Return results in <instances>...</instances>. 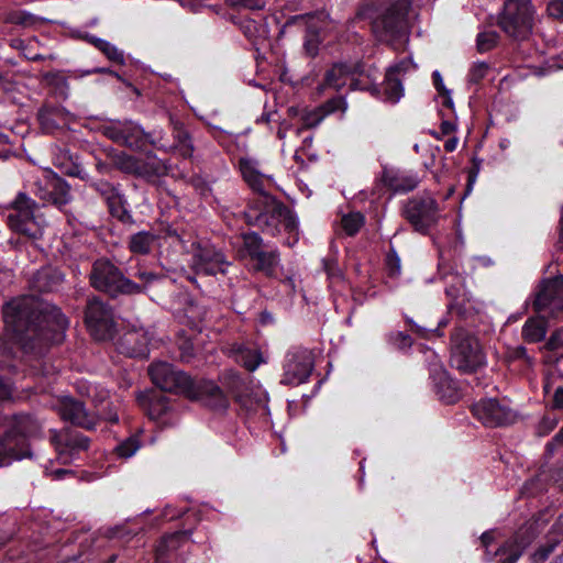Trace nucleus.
<instances>
[{
	"instance_id": "1",
	"label": "nucleus",
	"mask_w": 563,
	"mask_h": 563,
	"mask_svg": "<svg viewBox=\"0 0 563 563\" xmlns=\"http://www.w3.org/2000/svg\"><path fill=\"white\" fill-rule=\"evenodd\" d=\"M2 312L12 340L26 353L42 354L49 344H59L68 327L59 308L33 296L12 299Z\"/></svg>"
},
{
	"instance_id": "2",
	"label": "nucleus",
	"mask_w": 563,
	"mask_h": 563,
	"mask_svg": "<svg viewBox=\"0 0 563 563\" xmlns=\"http://www.w3.org/2000/svg\"><path fill=\"white\" fill-rule=\"evenodd\" d=\"M147 372L153 384L161 390L183 394L214 410H224L229 406L227 396L213 382L194 380L189 375L176 369L167 362H154L148 366Z\"/></svg>"
},
{
	"instance_id": "3",
	"label": "nucleus",
	"mask_w": 563,
	"mask_h": 563,
	"mask_svg": "<svg viewBox=\"0 0 563 563\" xmlns=\"http://www.w3.org/2000/svg\"><path fill=\"white\" fill-rule=\"evenodd\" d=\"M245 218L249 224L257 227L272 236L286 232L288 246H292L299 240L298 220L295 213L272 195L254 198L245 211Z\"/></svg>"
},
{
	"instance_id": "4",
	"label": "nucleus",
	"mask_w": 563,
	"mask_h": 563,
	"mask_svg": "<svg viewBox=\"0 0 563 563\" xmlns=\"http://www.w3.org/2000/svg\"><path fill=\"white\" fill-rule=\"evenodd\" d=\"M412 0H386V9L377 14L374 1L361 5L356 12L360 20H371L372 30L380 42H391L405 35L407 30V14Z\"/></svg>"
},
{
	"instance_id": "5",
	"label": "nucleus",
	"mask_w": 563,
	"mask_h": 563,
	"mask_svg": "<svg viewBox=\"0 0 563 563\" xmlns=\"http://www.w3.org/2000/svg\"><path fill=\"white\" fill-rule=\"evenodd\" d=\"M536 19L532 0H505L497 24L509 38L523 42L531 36Z\"/></svg>"
},
{
	"instance_id": "6",
	"label": "nucleus",
	"mask_w": 563,
	"mask_h": 563,
	"mask_svg": "<svg viewBox=\"0 0 563 563\" xmlns=\"http://www.w3.org/2000/svg\"><path fill=\"white\" fill-rule=\"evenodd\" d=\"M451 364L462 374H473L485 365V355L477 338L463 328L451 335Z\"/></svg>"
},
{
	"instance_id": "7",
	"label": "nucleus",
	"mask_w": 563,
	"mask_h": 563,
	"mask_svg": "<svg viewBox=\"0 0 563 563\" xmlns=\"http://www.w3.org/2000/svg\"><path fill=\"white\" fill-rule=\"evenodd\" d=\"M90 283L97 290L115 297L120 294L143 292V287L124 277L122 272L109 260H97L90 272Z\"/></svg>"
},
{
	"instance_id": "8",
	"label": "nucleus",
	"mask_w": 563,
	"mask_h": 563,
	"mask_svg": "<svg viewBox=\"0 0 563 563\" xmlns=\"http://www.w3.org/2000/svg\"><path fill=\"white\" fill-rule=\"evenodd\" d=\"M536 536L537 533L532 526L522 527L511 538L492 552L489 548L495 541V531H486L481 536V544L485 549L484 559L490 562L495 558H498L499 563H516Z\"/></svg>"
},
{
	"instance_id": "9",
	"label": "nucleus",
	"mask_w": 563,
	"mask_h": 563,
	"mask_svg": "<svg viewBox=\"0 0 563 563\" xmlns=\"http://www.w3.org/2000/svg\"><path fill=\"white\" fill-rule=\"evenodd\" d=\"M112 162L120 172L142 178L150 184H155L169 172L167 162L158 158L153 152L146 153L143 158L120 152L112 157Z\"/></svg>"
},
{
	"instance_id": "10",
	"label": "nucleus",
	"mask_w": 563,
	"mask_h": 563,
	"mask_svg": "<svg viewBox=\"0 0 563 563\" xmlns=\"http://www.w3.org/2000/svg\"><path fill=\"white\" fill-rule=\"evenodd\" d=\"M242 247L239 251L240 256L249 262L253 272L262 273L267 277L275 276L280 262V255L277 249L267 250L263 239L255 232L242 235Z\"/></svg>"
},
{
	"instance_id": "11",
	"label": "nucleus",
	"mask_w": 563,
	"mask_h": 563,
	"mask_svg": "<svg viewBox=\"0 0 563 563\" xmlns=\"http://www.w3.org/2000/svg\"><path fill=\"white\" fill-rule=\"evenodd\" d=\"M36 203L24 192H19L11 202L10 212L7 217L9 228L30 239H37L42 235V228L34 216Z\"/></svg>"
},
{
	"instance_id": "12",
	"label": "nucleus",
	"mask_w": 563,
	"mask_h": 563,
	"mask_svg": "<svg viewBox=\"0 0 563 563\" xmlns=\"http://www.w3.org/2000/svg\"><path fill=\"white\" fill-rule=\"evenodd\" d=\"M439 205L430 192L410 198L404 207L405 219L415 231L426 234L439 220Z\"/></svg>"
},
{
	"instance_id": "13",
	"label": "nucleus",
	"mask_w": 563,
	"mask_h": 563,
	"mask_svg": "<svg viewBox=\"0 0 563 563\" xmlns=\"http://www.w3.org/2000/svg\"><path fill=\"white\" fill-rule=\"evenodd\" d=\"M32 190L44 203L53 205L58 209L68 205L73 198L70 186L66 180L49 169L41 170L34 176Z\"/></svg>"
},
{
	"instance_id": "14",
	"label": "nucleus",
	"mask_w": 563,
	"mask_h": 563,
	"mask_svg": "<svg viewBox=\"0 0 563 563\" xmlns=\"http://www.w3.org/2000/svg\"><path fill=\"white\" fill-rule=\"evenodd\" d=\"M102 133L114 143L135 151H143L147 144L165 150L152 133H145L141 126L131 121L111 122L102 126Z\"/></svg>"
},
{
	"instance_id": "15",
	"label": "nucleus",
	"mask_w": 563,
	"mask_h": 563,
	"mask_svg": "<svg viewBox=\"0 0 563 563\" xmlns=\"http://www.w3.org/2000/svg\"><path fill=\"white\" fill-rule=\"evenodd\" d=\"M533 309L538 313L549 314L552 319L563 316V275L542 283L533 301Z\"/></svg>"
},
{
	"instance_id": "16",
	"label": "nucleus",
	"mask_w": 563,
	"mask_h": 563,
	"mask_svg": "<svg viewBox=\"0 0 563 563\" xmlns=\"http://www.w3.org/2000/svg\"><path fill=\"white\" fill-rule=\"evenodd\" d=\"M85 322L91 335L99 341L111 338L114 329L112 309L98 298L88 301L85 311Z\"/></svg>"
},
{
	"instance_id": "17",
	"label": "nucleus",
	"mask_w": 563,
	"mask_h": 563,
	"mask_svg": "<svg viewBox=\"0 0 563 563\" xmlns=\"http://www.w3.org/2000/svg\"><path fill=\"white\" fill-rule=\"evenodd\" d=\"M4 435L8 441H12L18 449H22L24 454L32 455L27 438L37 433L38 422L30 415L16 413L4 418Z\"/></svg>"
},
{
	"instance_id": "18",
	"label": "nucleus",
	"mask_w": 563,
	"mask_h": 563,
	"mask_svg": "<svg viewBox=\"0 0 563 563\" xmlns=\"http://www.w3.org/2000/svg\"><path fill=\"white\" fill-rule=\"evenodd\" d=\"M283 382L289 385L305 383L313 368V355L306 347H294L288 352Z\"/></svg>"
},
{
	"instance_id": "19",
	"label": "nucleus",
	"mask_w": 563,
	"mask_h": 563,
	"mask_svg": "<svg viewBox=\"0 0 563 563\" xmlns=\"http://www.w3.org/2000/svg\"><path fill=\"white\" fill-rule=\"evenodd\" d=\"M231 263L225 255L211 245L196 247L191 257V267L197 274L213 276L225 274Z\"/></svg>"
},
{
	"instance_id": "20",
	"label": "nucleus",
	"mask_w": 563,
	"mask_h": 563,
	"mask_svg": "<svg viewBox=\"0 0 563 563\" xmlns=\"http://www.w3.org/2000/svg\"><path fill=\"white\" fill-rule=\"evenodd\" d=\"M474 417L484 426L497 428L515 421L514 412L495 398L482 399L472 406Z\"/></svg>"
},
{
	"instance_id": "21",
	"label": "nucleus",
	"mask_w": 563,
	"mask_h": 563,
	"mask_svg": "<svg viewBox=\"0 0 563 563\" xmlns=\"http://www.w3.org/2000/svg\"><path fill=\"white\" fill-rule=\"evenodd\" d=\"M52 442L55 445L58 460L63 464L70 463L80 452L87 451L90 440L77 431L54 433Z\"/></svg>"
},
{
	"instance_id": "22",
	"label": "nucleus",
	"mask_w": 563,
	"mask_h": 563,
	"mask_svg": "<svg viewBox=\"0 0 563 563\" xmlns=\"http://www.w3.org/2000/svg\"><path fill=\"white\" fill-rule=\"evenodd\" d=\"M350 89L368 91L372 96L379 95V88L376 84L378 69L373 65H366L362 60L352 63Z\"/></svg>"
},
{
	"instance_id": "23",
	"label": "nucleus",
	"mask_w": 563,
	"mask_h": 563,
	"mask_svg": "<svg viewBox=\"0 0 563 563\" xmlns=\"http://www.w3.org/2000/svg\"><path fill=\"white\" fill-rule=\"evenodd\" d=\"M430 377L434 385V390L440 399L445 404H455L460 400L462 394L457 383L450 377L449 373L440 364H433L430 368Z\"/></svg>"
},
{
	"instance_id": "24",
	"label": "nucleus",
	"mask_w": 563,
	"mask_h": 563,
	"mask_svg": "<svg viewBox=\"0 0 563 563\" xmlns=\"http://www.w3.org/2000/svg\"><path fill=\"white\" fill-rule=\"evenodd\" d=\"M411 67H413L411 59L405 58L387 69L384 81V96L386 101L395 103L402 97L404 88L399 76L408 71Z\"/></svg>"
},
{
	"instance_id": "25",
	"label": "nucleus",
	"mask_w": 563,
	"mask_h": 563,
	"mask_svg": "<svg viewBox=\"0 0 563 563\" xmlns=\"http://www.w3.org/2000/svg\"><path fill=\"white\" fill-rule=\"evenodd\" d=\"M59 412L64 420L87 430L92 429L97 423L95 415L87 411L81 401L73 398L62 401Z\"/></svg>"
},
{
	"instance_id": "26",
	"label": "nucleus",
	"mask_w": 563,
	"mask_h": 563,
	"mask_svg": "<svg viewBox=\"0 0 563 563\" xmlns=\"http://www.w3.org/2000/svg\"><path fill=\"white\" fill-rule=\"evenodd\" d=\"M150 339L144 331H129L117 342L119 353L129 357H146L148 355Z\"/></svg>"
},
{
	"instance_id": "27",
	"label": "nucleus",
	"mask_w": 563,
	"mask_h": 563,
	"mask_svg": "<svg viewBox=\"0 0 563 563\" xmlns=\"http://www.w3.org/2000/svg\"><path fill=\"white\" fill-rule=\"evenodd\" d=\"M37 119L42 130L52 134L69 124L70 113L62 107L43 106L38 110Z\"/></svg>"
},
{
	"instance_id": "28",
	"label": "nucleus",
	"mask_w": 563,
	"mask_h": 563,
	"mask_svg": "<svg viewBox=\"0 0 563 563\" xmlns=\"http://www.w3.org/2000/svg\"><path fill=\"white\" fill-rule=\"evenodd\" d=\"M222 384L234 399L246 410H253V404L249 397V383L236 372L225 371L222 376Z\"/></svg>"
},
{
	"instance_id": "29",
	"label": "nucleus",
	"mask_w": 563,
	"mask_h": 563,
	"mask_svg": "<svg viewBox=\"0 0 563 563\" xmlns=\"http://www.w3.org/2000/svg\"><path fill=\"white\" fill-rule=\"evenodd\" d=\"M239 166L244 181L255 194H257V197L268 195L265 191V188L266 185L271 181V177L262 174L258 170L257 162L251 158H241Z\"/></svg>"
},
{
	"instance_id": "30",
	"label": "nucleus",
	"mask_w": 563,
	"mask_h": 563,
	"mask_svg": "<svg viewBox=\"0 0 563 563\" xmlns=\"http://www.w3.org/2000/svg\"><path fill=\"white\" fill-rule=\"evenodd\" d=\"M230 356L250 372L255 371L258 365L264 362L263 356L257 349L241 343H234L231 345Z\"/></svg>"
},
{
	"instance_id": "31",
	"label": "nucleus",
	"mask_w": 563,
	"mask_h": 563,
	"mask_svg": "<svg viewBox=\"0 0 563 563\" xmlns=\"http://www.w3.org/2000/svg\"><path fill=\"white\" fill-rule=\"evenodd\" d=\"M439 274L445 283L446 296L452 299L449 306L453 308L460 303L459 300L464 289V278L459 273L452 272L451 267L443 264L439 266Z\"/></svg>"
},
{
	"instance_id": "32",
	"label": "nucleus",
	"mask_w": 563,
	"mask_h": 563,
	"mask_svg": "<svg viewBox=\"0 0 563 563\" xmlns=\"http://www.w3.org/2000/svg\"><path fill=\"white\" fill-rule=\"evenodd\" d=\"M382 180L389 189L402 192L413 190L419 184L416 175L394 170H384Z\"/></svg>"
},
{
	"instance_id": "33",
	"label": "nucleus",
	"mask_w": 563,
	"mask_h": 563,
	"mask_svg": "<svg viewBox=\"0 0 563 563\" xmlns=\"http://www.w3.org/2000/svg\"><path fill=\"white\" fill-rule=\"evenodd\" d=\"M137 400L140 406L153 420L162 418L168 410L167 398L158 393L140 394Z\"/></svg>"
},
{
	"instance_id": "34",
	"label": "nucleus",
	"mask_w": 563,
	"mask_h": 563,
	"mask_svg": "<svg viewBox=\"0 0 563 563\" xmlns=\"http://www.w3.org/2000/svg\"><path fill=\"white\" fill-rule=\"evenodd\" d=\"M352 63H335L324 74L323 85L335 90L342 89L352 76Z\"/></svg>"
},
{
	"instance_id": "35",
	"label": "nucleus",
	"mask_w": 563,
	"mask_h": 563,
	"mask_svg": "<svg viewBox=\"0 0 563 563\" xmlns=\"http://www.w3.org/2000/svg\"><path fill=\"white\" fill-rule=\"evenodd\" d=\"M545 318L549 314L539 313L537 317L528 318L522 327V339L528 343H537L544 339L548 330Z\"/></svg>"
},
{
	"instance_id": "36",
	"label": "nucleus",
	"mask_w": 563,
	"mask_h": 563,
	"mask_svg": "<svg viewBox=\"0 0 563 563\" xmlns=\"http://www.w3.org/2000/svg\"><path fill=\"white\" fill-rule=\"evenodd\" d=\"M81 38L100 51L110 62L118 65H123L125 63L123 52L110 42L89 33L84 34Z\"/></svg>"
},
{
	"instance_id": "37",
	"label": "nucleus",
	"mask_w": 563,
	"mask_h": 563,
	"mask_svg": "<svg viewBox=\"0 0 563 563\" xmlns=\"http://www.w3.org/2000/svg\"><path fill=\"white\" fill-rule=\"evenodd\" d=\"M63 282V275L56 269H43L36 273L33 278V287L41 291L47 292L54 290Z\"/></svg>"
},
{
	"instance_id": "38",
	"label": "nucleus",
	"mask_w": 563,
	"mask_h": 563,
	"mask_svg": "<svg viewBox=\"0 0 563 563\" xmlns=\"http://www.w3.org/2000/svg\"><path fill=\"white\" fill-rule=\"evenodd\" d=\"M142 437L143 430L137 429L133 434L119 442L114 448L113 452L120 459H130L142 448Z\"/></svg>"
},
{
	"instance_id": "39",
	"label": "nucleus",
	"mask_w": 563,
	"mask_h": 563,
	"mask_svg": "<svg viewBox=\"0 0 563 563\" xmlns=\"http://www.w3.org/2000/svg\"><path fill=\"white\" fill-rule=\"evenodd\" d=\"M190 534L191 530H180L173 532L170 534H166L162 538L156 550L158 551V553H162L163 555L166 556L167 553L177 551L185 543H187Z\"/></svg>"
},
{
	"instance_id": "40",
	"label": "nucleus",
	"mask_w": 563,
	"mask_h": 563,
	"mask_svg": "<svg viewBox=\"0 0 563 563\" xmlns=\"http://www.w3.org/2000/svg\"><path fill=\"white\" fill-rule=\"evenodd\" d=\"M155 241L156 235L151 231H140L130 236L128 246L133 254L146 255L151 252Z\"/></svg>"
},
{
	"instance_id": "41",
	"label": "nucleus",
	"mask_w": 563,
	"mask_h": 563,
	"mask_svg": "<svg viewBox=\"0 0 563 563\" xmlns=\"http://www.w3.org/2000/svg\"><path fill=\"white\" fill-rule=\"evenodd\" d=\"M173 125V134L176 141L175 147L183 157H190L194 152L191 139L184 124L178 120L170 119Z\"/></svg>"
},
{
	"instance_id": "42",
	"label": "nucleus",
	"mask_w": 563,
	"mask_h": 563,
	"mask_svg": "<svg viewBox=\"0 0 563 563\" xmlns=\"http://www.w3.org/2000/svg\"><path fill=\"white\" fill-rule=\"evenodd\" d=\"M110 214L123 224H133L134 219L126 208V200L123 194H118L111 200L106 202Z\"/></svg>"
},
{
	"instance_id": "43",
	"label": "nucleus",
	"mask_w": 563,
	"mask_h": 563,
	"mask_svg": "<svg viewBox=\"0 0 563 563\" xmlns=\"http://www.w3.org/2000/svg\"><path fill=\"white\" fill-rule=\"evenodd\" d=\"M24 457H31L29 454H24L22 449H18L12 441H8L3 434L0 438V466L10 464L14 460H21Z\"/></svg>"
},
{
	"instance_id": "44",
	"label": "nucleus",
	"mask_w": 563,
	"mask_h": 563,
	"mask_svg": "<svg viewBox=\"0 0 563 563\" xmlns=\"http://www.w3.org/2000/svg\"><path fill=\"white\" fill-rule=\"evenodd\" d=\"M37 16L24 10L11 11L4 18V22L23 27L33 26L37 23Z\"/></svg>"
},
{
	"instance_id": "45",
	"label": "nucleus",
	"mask_w": 563,
	"mask_h": 563,
	"mask_svg": "<svg viewBox=\"0 0 563 563\" xmlns=\"http://www.w3.org/2000/svg\"><path fill=\"white\" fill-rule=\"evenodd\" d=\"M365 218L361 212H350L342 217L341 224L344 232L353 236L364 225Z\"/></svg>"
},
{
	"instance_id": "46",
	"label": "nucleus",
	"mask_w": 563,
	"mask_h": 563,
	"mask_svg": "<svg viewBox=\"0 0 563 563\" xmlns=\"http://www.w3.org/2000/svg\"><path fill=\"white\" fill-rule=\"evenodd\" d=\"M107 202L120 194L119 187L103 179L92 181L89 185Z\"/></svg>"
},
{
	"instance_id": "47",
	"label": "nucleus",
	"mask_w": 563,
	"mask_h": 563,
	"mask_svg": "<svg viewBox=\"0 0 563 563\" xmlns=\"http://www.w3.org/2000/svg\"><path fill=\"white\" fill-rule=\"evenodd\" d=\"M387 342L396 350L406 351L411 347L412 339L401 331H393L386 335Z\"/></svg>"
},
{
	"instance_id": "48",
	"label": "nucleus",
	"mask_w": 563,
	"mask_h": 563,
	"mask_svg": "<svg viewBox=\"0 0 563 563\" xmlns=\"http://www.w3.org/2000/svg\"><path fill=\"white\" fill-rule=\"evenodd\" d=\"M506 358L509 363L521 362L527 367L533 364V358L528 355L527 349L522 345L509 349Z\"/></svg>"
},
{
	"instance_id": "49",
	"label": "nucleus",
	"mask_w": 563,
	"mask_h": 563,
	"mask_svg": "<svg viewBox=\"0 0 563 563\" xmlns=\"http://www.w3.org/2000/svg\"><path fill=\"white\" fill-rule=\"evenodd\" d=\"M346 109V102L343 97L338 96L325 101L320 108L319 111L322 114L319 117L318 122L328 114L334 113L336 111L344 112Z\"/></svg>"
},
{
	"instance_id": "50",
	"label": "nucleus",
	"mask_w": 563,
	"mask_h": 563,
	"mask_svg": "<svg viewBox=\"0 0 563 563\" xmlns=\"http://www.w3.org/2000/svg\"><path fill=\"white\" fill-rule=\"evenodd\" d=\"M559 543L558 539H549L545 544L540 545L532 554V563H544Z\"/></svg>"
},
{
	"instance_id": "51",
	"label": "nucleus",
	"mask_w": 563,
	"mask_h": 563,
	"mask_svg": "<svg viewBox=\"0 0 563 563\" xmlns=\"http://www.w3.org/2000/svg\"><path fill=\"white\" fill-rule=\"evenodd\" d=\"M498 34L494 31L482 32L477 35V49L483 52H488L494 48L498 42Z\"/></svg>"
},
{
	"instance_id": "52",
	"label": "nucleus",
	"mask_w": 563,
	"mask_h": 563,
	"mask_svg": "<svg viewBox=\"0 0 563 563\" xmlns=\"http://www.w3.org/2000/svg\"><path fill=\"white\" fill-rule=\"evenodd\" d=\"M432 80L439 95L443 98L442 104L449 109L453 108V100L450 96V91L445 88L441 74L435 70L432 74Z\"/></svg>"
},
{
	"instance_id": "53",
	"label": "nucleus",
	"mask_w": 563,
	"mask_h": 563,
	"mask_svg": "<svg viewBox=\"0 0 563 563\" xmlns=\"http://www.w3.org/2000/svg\"><path fill=\"white\" fill-rule=\"evenodd\" d=\"M320 38L316 32H307L303 49L309 57H314L319 52Z\"/></svg>"
},
{
	"instance_id": "54",
	"label": "nucleus",
	"mask_w": 563,
	"mask_h": 563,
	"mask_svg": "<svg viewBox=\"0 0 563 563\" xmlns=\"http://www.w3.org/2000/svg\"><path fill=\"white\" fill-rule=\"evenodd\" d=\"M488 65L486 63H476L472 66L468 80L472 84H478L487 74Z\"/></svg>"
},
{
	"instance_id": "55",
	"label": "nucleus",
	"mask_w": 563,
	"mask_h": 563,
	"mask_svg": "<svg viewBox=\"0 0 563 563\" xmlns=\"http://www.w3.org/2000/svg\"><path fill=\"white\" fill-rule=\"evenodd\" d=\"M548 15L559 22H563V0H552L547 7Z\"/></svg>"
},
{
	"instance_id": "56",
	"label": "nucleus",
	"mask_w": 563,
	"mask_h": 563,
	"mask_svg": "<svg viewBox=\"0 0 563 563\" xmlns=\"http://www.w3.org/2000/svg\"><path fill=\"white\" fill-rule=\"evenodd\" d=\"M233 4L250 9L253 11H260L265 8L266 1L265 0H232Z\"/></svg>"
},
{
	"instance_id": "57",
	"label": "nucleus",
	"mask_w": 563,
	"mask_h": 563,
	"mask_svg": "<svg viewBox=\"0 0 563 563\" xmlns=\"http://www.w3.org/2000/svg\"><path fill=\"white\" fill-rule=\"evenodd\" d=\"M133 276L142 282V284L137 285L143 287V291L146 289V286L148 284H152L153 282L158 279V275L145 271H137Z\"/></svg>"
},
{
	"instance_id": "58",
	"label": "nucleus",
	"mask_w": 563,
	"mask_h": 563,
	"mask_svg": "<svg viewBox=\"0 0 563 563\" xmlns=\"http://www.w3.org/2000/svg\"><path fill=\"white\" fill-rule=\"evenodd\" d=\"M387 265L389 268V274L391 276H396L400 273V260L396 255V253L391 252L387 256Z\"/></svg>"
},
{
	"instance_id": "59",
	"label": "nucleus",
	"mask_w": 563,
	"mask_h": 563,
	"mask_svg": "<svg viewBox=\"0 0 563 563\" xmlns=\"http://www.w3.org/2000/svg\"><path fill=\"white\" fill-rule=\"evenodd\" d=\"M561 331H555L552 333V335L549 338V340L545 343V347L550 351L558 350L559 347L563 346V338L561 336Z\"/></svg>"
},
{
	"instance_id": "60",
	"label": "nucleus",
	"mask_w": 563,
	"mask_h": 563,
	"mask_svg": "<svg viewBox=\"0 0 563 563\" xmlns=\"http://www.w3.org/2000/svg\"><path fill=\"white\" fill-rule=\"evenodd\" d=\"M550 477L553 484L563 490V463L551 471Z\"/></svg>"
},
{
	"instance_id": "61",
	"label": "nucleus",
	"mask_w": 563,
	"mask_h": 563,
	"mask_svg": "<svg viewBox=\"0 0 563 563\" xmlns=\"http://www.w3.org/2000/svg\"><path fill=\"white\" fill-rule=\"evenodd\" d=\"M324 271L330 278H340L341 273L334 261L324 260L323 261Z\"/></svg>"
},
{
	"instance_id": "62",
	"label": "nucleus",
	"mask_w": 563,
	"mask_h": 563,
	"mask_svg": "<svg viewBox=\"0 0 563 563\" xmlns=\"http://www.w3.org/2000/svg\"><path fill=\"white\" fill-rule=\"evenodd\" d=\"M242 27H243L244 34L249 38H253L258 33L260 23L255 20H250Z\"/></svg>"
},
{
	"instance_id": "63",
	"label": "nucleus",
	"mask_w": 563,
	"mask_h": 563,
	"mask_svg": "<svg viewBox=\"0 0 563 563\" xmlns=\"http://www.w3.org/2000/svg\"><path fill=\"white\" fill-rule=\"evenodd\" d=\"M558 445L563 446V427L555 434L553 440L547 444V450L552 453L554 451L555 446H558Z\"/></svg>"
},
{
	"instance_id": "64",
	"label": "nucleus",
	"mask_w": 563,
	"mask_h": 563,
	"mask_svg": "<svg viewBox=\"0 0 563 563\" xmlns=\"http://www.w3.org/2000/svg\"><path fill=\"white\" fill-rule=\"evenodd\" d=\"M552 406L555 409H562L563 410V387H558L554 391L553 399H552Z\"/></svg>"
}]
</instances>
